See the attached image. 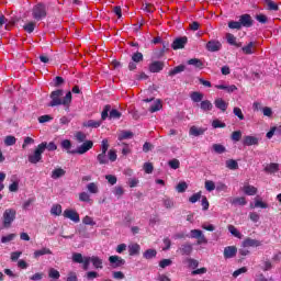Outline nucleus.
Instances as JSON below:
<instances>
[{
    "instance_id": "79ce46f5",
    "label": "nucleus",
    "mask_w": 281,
    "mask_h": 281,
    "mask_svg": "<svg viewBox=\"0 0 281 281\" xmlns=\"http://www.w3.org/2000/svg\"><path fill=\"white\" fill-rule=\"evenodd\" d=\"M132 61L138 64V63H144V54L140 52H136L132 55Z\"/></svg>"
},
{
    "instance_id": "bf43d9fd",
    "label": "nucleus",
    "mask_w": 281,
    "mask_h": 281,
    "mask_svg": "<svg viewBox=\"0 0 281 281\" xmlns=\"http://www.w3.org/2000/svg\"><path fill=\"white\" fill-rule=\"evenodd\" d=\"M82 223H83V225H91V227H93L95 225V221H93V217H91L89 215H86L82 218Z\"/></svg>"
},
{
    "instance_id": "f3484780",
    "label": "nucleus",
    "mask_w": 281,
    "mask_h": 281,
    "mask_svg": "<svg viewBox=\"0 0 281 281\" xmlns=\"http://www.w3.org/2000/svg\"><path fill=\"white\" fill-rule=\"evenodd\" d=\"M215 108L222 111V113H225L227 111V108L229 106V103L225 102V100L217 98L214 101Z\"/></svg>"
},
{
    "instance_id": "e433bc0d",
    "label": "nucleus",
    "mask_w": 281,
    "mask_h": 281,
    "mask_svg": "<svg viewBox=\"0 0 281 281\" xmlns=\"http://www.w3.org/2000/svg\"><path fill=\"white\" fill-rule=\"evenodd\" d=\"M87 190L90 194H98L100 192V189L98 188V184L95 182L88 183Z\"/></svg>"
},
{
    "instance_id": "6ab92c4d",
    "label": "nucleus",
    "mask_w": 281,
    "mask_h": 281,
    "mask_svg": "<svg viewBox=\"0 0 281 281\" xmlns=\"http://www.w3.org/2000/svg\"><path fill=\"white\" fill-rule=\"evenodd\" d=\"M183 71H186V65L181 64L179 66L173 67L172 69H170L168 71V76H170V78L177 76L178 74H183Z\"/></svg>"
},
{
    "instance_id": "72a5a7b5",
    "label": "nucleus",
    "mask_w": 281,
    "mask_h": 281,
    "mask_svg": "<svg viewBox=\"0 0 281 281\" xmlns=\"http://www.w3.org/2000/svg\"><path fill=\"white\" fill-rule=\"evenodd\" d=\"M50 214L53 216H60L63 214V205L54 204L50 209Z\"/></svg>"
},
{
    "instance_id": "473e14b6",
    "label": "nucleus",
    "mask_w": 281,
    "mask_h": 281,
    "mask_svg": "<svg viewBox=\"0 0 281 281\" xmlns=\"http://www.w3.org/2000/svg\"><path fill=\"white\" fill-rule=\"evenodd\" d=\"M143 257L146 260H153V258H157V250L156 249H147L145 250V252L143 254Z\"/></svg>"
},
{
    "instance_id": "8fccbe9b",
    "label": "nucleus",
    "mask_w": 281,
    "mask_h": 281,
    "mask_svg": "<svg viewBox=\"0 0 281 281\" xmlns=\"http://www.w3.org/2000/svg\"><path fill=\"white\" fill-rule=\"evenodd\" d=\"M162 203L167 210H172V207H175V201L170 198H165Z\"/></svg>"
},
{
    "instance_id": "39448f33",
    "label": "nucleus",
    "mask_w": 281,
    "mask_h": 281,
    "mask_svg": "<svg viewBox=\"0 0 281 281\" xmlns=\"http://www.w3.org/2000/svg\"><path fill=\"white\" fill-rule=\"evenodd\" d=\"M43 153H45V145H37L34 153L29 156L30 164H38L43 159Z\"/></svg>"
},
{
    "instance_id": "e2e57ef3",
    "label": "nucleus",
    "mask_w": 281,
    "mask_h": 281,
    "mask_svg": "<svg viewBox=\"0 0 281 281\" xmlns=\"http://www.w3.org/2000/svg\"><path fill=\"white\" fill-rule=\"evenodd\" d=\"M108 159H109V161H112V162L117 160V153L115 151V149L109 150Z\"/></svg>"
},
{
    "instance_id": "f8f14e48",
    "label": "nucleus",
    "mask_w": 281,
    "mask_h": 281,
    "mask_svg": "<svg viewBox=\"0 0 281 281\" xmlns=\"http://www.w3.org/2000/svg\"><path fill=\"white\" fill-rule=\"evenodd\" d=\"M188 44V37L183 36V37H178L176 38L172 44L171 47L177 50V49H183V47H186V45Z\"/></svg>"
},
{
    "instance_id": "393cba45",
    "label": "nucleus",
    "mask_w": 281,
    "mask_h": 281,
    "mask_svg": "<svg viewBox=\"0 0 281 281\" xmlns=\"http://www.w3.org/2000/svg\"><path fill=\"white\" fill-rule=\"evenodd\" d=\"M187 65H192L193 67H195V69H203L205 67V65L203 64V61L199 58H191L187 61Z\"/></svg>"
},
{
    "instance_id": "cd10ccee",
    "label": "nucleus",
    "mask_w": 281,
    "mask_h": 281,
    "mask_svg": "<svg viewBox=\"0 0 281 281\" xmlns=\"http://www.w3.org/2000/svg\"><path fill=\"white\" fill-rule=\"evenodd\" d=\"M226 40L229 45H234V47H243V43L236 42V36L234 34L228 33L226 34Z\"/></svg>"
},
{
    "instance_id": "412c9836",
    "label": "nucleus",
    "mask_w": 281,
    "mask_h": 281,
    "mask_svg": "<svg viewBox=\"0 0 281 281\" xmlns=\"http://www.w3.org/2000/svg\"><path fill=\"white\" fill-rule=\"evenodd\" d=\"M241 52L246 54L247 56H250L251 54H255L256 52V42H250L246 46L241 47Z\"/></svg>"
},
{
    "instance_id": "4d7b16f0",
    "label": "nucleus",
    "mask_w": 281,
    "mask_h": 281,
    "mask_svg": "<svg viewBox=\"0 0 281 281\" xmlns=\"http://www.w3.org/2000/svg\"><path fill=\"white\" fill-rule=\"evenodd\" d=\"M113 194L116 195L117 199H122V196L124 195V188H122L121 186L115 187L113 190Z\"/></svg>"
},
{
    "instance_id": "ea45409f",
    "label": "nucleus",
    "mask_w": 281,
    "mask_h": 281,
    "mask_svg": "<svg viewBox=\"0 0 281 281\" xmlns=\"http://www.w3.org/2000/svg\"><path fill=\"white\" fill-rule=\"evenodd\" d=\"M133 136H134L133 132H131V131H123L119 135V139H120V142H122L123 139H133Z\"/></svg>"
},
{
    "instance_id": "5701e85b",
    "label": "nucleus",
    "mask_w": 281,
    "mask_h": 281,
    "mask_svg": "<svg viewBox=\"0 0 281 281\" xmlns=\"http://www.w3.org/2000/svg\"><path fill=\"white\" fill-rule=\"evenodd\" d=\"M82 126L85 128H100V126H102V121L89 120L88 122H83Z\"/></svg>"
},
{
    "instance_id": "6e6552de",
    "label": "nucleus",
    "mask_w": 281,
    "mask_h": 281,
    "mask_svg": "<svg viewBox=\"0 0 281 281\" xmlns=\"http://www.w3.org/2000/svg\"><path fill=\"white\" fill-rule=\"evenodd\" d=\"M164 67H166V64L164 61L155 60L149 64L148 71L150 74H160V71H164Z\"/></svg>"
},
{
    "instance_id": "1a4fd4ad",
    "label": "nucleus",
    "mask_w": 281,
    "mask_h": 281,
    "mask_svg": "<svg viewBox=\"0 0 281 281\" xmlns=\"http://www.w3.org/2000/svg\"><path fill=\"white\" fill-rule=\"evenodd\" d=\"M192 251H194L192 244L184 243L178 248L177 254H180V256H191Z\"/></svg>"
},
{
    "instance_id": "49530a36",
    "label": "nucleus",
    "mask_w": 281,
    "mask_h": 281,
    "mask_svg": "<svg viewBox=\"0 0 281 281\" xmlns=\"http://www.w3.org/2000/svg\"><path fill=\"white\" fill-rule=\"evenodd\" d=\"M83 260H85V257H82V254L75 252L72 255V262H76L77 265H82Z\"/></svg>"
},
{
    "instance_id": "4be33fe9",
    "label": "nucleus",
    "mask_w": 281,
    "mask_h": 281,
    "mask_svg": "<svg viewBox=\"0 0 281 281\" xmlns=\"http://www.w3.org/2000/svg\"><path fill=\"white\" fill-rule=\"evenodd\" d=\"M244 146H258V137L245 136L243 140Z\"/></svg>"
},
{
    "instance_id": "9b49d317",
    "label": "nucleus",
    "mask_w": 281,
    "mask_h": 281,
    "mask_svg": "<svg viewBox=\"0 0 281 281\" xmlns=\"http://www.w3.org/2000/svg\"><path fill=\"white\" fill-rule=\"evenodd\" d=\"M109 262L114 269H117V267H124V265H126V260L122 259L120 256H110Z\"/></svg>"
},
{
    "instance_id": "5fc2aeb1",
    "label": "nucleus",
    "mask_w": 281,
    "mask_h": 281,
    "mask_svg": "<svg viewBox=\"0 0 281 281\" xmlns=\"http://www.w3.org/2000/svg\"><path fill=\"white\" fill-rule=\"evenodd\" d=\"M5 146H14L16 144V137L9 135L4 138Z\"/></svg>"
},
{
    "instance_id": "3c124183",
    "label": "nucleus",
    "mask_w": 281,
    "mask_h": 281,
    "mask_svg": "<svg viewBox=\"0 0 281 281\" xmlns=\"http://www.w3.org/2000/svg\"><path fill=\"white\" fill-rule=\"evenodd\" d=\"M232 205H247V200L245 199V196L235 198L232 201Z\"/></svg>"
},
{
    "instance_id": "6e6d98bb",
    "label": "nucleus",
    "mask_w": 281,
    "mask_h": 281,
    "mask_svg": "<svg viewBox=\"0 0 281 281\" xmlns=\"http://www.w3.org/2000/svg\"><path fill=\"white\" fill-rule=\"evenodd\" d=\"M168 164H169L170 168H172V170H178V168H180V166H181V162L177 158L169 160Z\"/></svg>"
},
{
    "instance_id": "bb28decb",
    "label": "nucleus",
    "mask_w": 281,
    "mask_h": 281,
    "mask_svg": "<svg viewBox=\"0 0 281 281\" xmlns=\"http://www.w3.org/2000/svg\"><path fill=\"white\" fill-rule=\"evenodd\" d=\"M139 251H142L139 244H132L128 246L130 256H139Z\"/></svg>"
},
{
    "instance_id": "0eeeda50",
    "label": "nucleus",
    "mask_w": 281,
    "mask_h": 281,
    "mask_svg": "<svg viewBox=\"0 0 281 281\" xmlns=\"http://www.w3.org/2000/svg\"><path fill=\"white\" fill-rule=\"evenodd\" d=\"M63 216L64 218L72 221V223H78L80 221V214H78V211L74 209H66L63 213Z\"/></svg>"
},
{
    "instance_id": "0e129e2a",
    "label": "nucleus",
    "mask_w": 281,
    "mask_h": 281,
    "mask_svg": "<svg viewBox=\"0 0 281 281\" xmlns=\"http://www.w3.org/2000/svg\"><path fill=\"white\" fill-rule=\"evenodd\" d=\"M143 168L146 175H153V170H155V167L151 165V162H145Z\"/></svg>"
},
{
    "instance_id": "7ed1b4c3",
    "label": "nucleus",
    "mask_w": 281,
    "mask_h": 281,
    "mask_svg": "<svg viewBox=\"0 0 281 281\" xmlns=\"http://www.w3.org/2000/svg\"><path fill=\"white\" fill-rule=\"evenodd\" d=\"M32 16L35 21H43L47 16V7L44 3H37L32 9Z\"/></svg>"
},
{
    "instance_id": "69168bd1",
    "label": "nucleus",
    "mask_w": 281,
    "mask_h": 281,
    "mask_svg": "<svg viewBox=\"0 0 281 281\" xmlns=\"http://www.w3.org/2000/svg\"><path fill=\"white\" fill-rule=\"evenodd\" d=\"M61 148H64V150H67V153H69L70 149H71V140H69V139H64V140L61 142Z\"/></svg>"
},
{
    "instance_id": "c756f323",
    "label": "nucleus",
    "mask_w": 281,
    "mask_h": 281,
    "mask_svg": "<svg viewBox=\"0 0 281 281\" xmlns=\"http://www.w3.org/2000/svg\"><path fill=\"white\" fill-rule=\"evenodd\" d=\"M200 109L204 112H207V111H212V109H214V105L212 104V101L204 100V101H201Z\"/></svg>"
},
{
    "instance_id": "58836bf2",
    "label": "nucleus",
    "mask_w": 281,
    "mask_h": 281,
    "mask_svg": "<svg viewBox=\"0 0 281 281\" xmlns=\"http://www.w3.org/2000/svg\"><path fill=\"white\" fill-rule=\"evenodd\" d=\"M48 278H50V280H59L60 279V272L54 268H50L48 270Z\"/></svg>"
},
{
    "instance_id": "4c0bfd02",
    "label": "nucleus",
    "mask_w": 281,
    "mask_h": 281,
    "mask_svg": "<svg viewBox=\"0 0 281 281\" xmlns=\"http://www.w3.org/2000/svg\"><path fill=\"white\" fill-rule=\"evenodd\" d=\"M228 232L232 234V236H235V238H243V234L238 232V228L234 225H228Z\"/></svg>"
},
{
    "instance_id": "4468645a",
    "label": "nucleus",
    "mask_w": 281,
    "mask_h": 281,
    "mask_svg": "<svg viewBox=\"0 0 281 281\" xmlns=\"http://www.w3.org/2000/svg\"><path fill=\"white\" fill-rule=\"evenodd\" d=\"M263 171L266 175H276L277 172H280V164L278 162H270L267 164L263 168Z\"/></svg>"
},
{
    "instance_id": "dca6fc26",
    "label": "nucleus",
    "mask_w": 281,
    "mask_h": 281,
    "mask_svg": "<svg viewBox=\"0 0 281 281\" xmlns=\"http://www.w3.org/2000/svg\"><path fill=\"white\" fill-rule=\"evenodd\" d=\"M238 254V248L236 246H228L224 248V258H234Z\"/></svg>"
},
{
    "instance_id": "37998d69",
    "label": "nucleus",
    "mask_w": 281,
    "mask_h": 281,
    "mask_svg": "<svg viewBox=\"0 0 281 281\" xmlns=\"http://www.w3.org/2000/svg\"><path fill=\"white\" fill-rule=\"evenodd\" d=\"M213 150L217 155H223V153H227V148H225V146H223L221 144H213Z\"/></svg>"
},
{
    "instance_id": "2eb2a0df",
    "label": "nucleus",
    "mask_w": 281,
    "mask_h": 281,
    "mask_svg": "<svg viewBox=\"0 0 281 281\" xmlns=\"http://www.w3.org/2000/svg\"><path fill=\"white\" fill-rule=\"evenodd\" d=\"M241 245L243 247H262V241L247 237Z\"/></svg>"
},
{
    "instance_id": "13d9d810",
    "label": "nucleus",
    "mask_w": 281,
    "mask_h": 281,
    "mask_svg": "<svg viewBox=\"0 0 281 281\" xmlns=\"http://www.w3.org/2000/svg\"><path fill=\"white\" fill-rule=\"evenodd\" d=\"M241 138H243V132H240V131H235V132H233L232 135H231V139H232L233 142H238V140L241 139Z\"/></svg>"
},
{
    "instance_id": "603ef678",
    "label": "nucleus",
    "mask_w": 281,
    "mask_h": 281,
    "mask_svg": "<svg viewBox=\"0 0 281 281\" xmlns=\"http://www.w3.org/2000/svg\"><path fill=\"white\" fill-rule=\"evenodd\" d=\"M77 142L79 144H85V142H87V134L86 133H82V132H77L76 135H75Z\"/></svg>"
},
{
    "instance_id": "aec40b11",
    "label": "nucleus",
    "mask_w": 281,
    "mask_h": 281,
    "mask_svg": "<svg viewBox=\"0 0 281 281\" xmlns=\"http://www.w3.org/2000/svg\"><path fill=\"white\" fill-rule=\"evenodd\" d=\"M243 191L244 194H247V196H255V194H258V188L251 184L244 186Z\"/></svg>"
},
{
    "instance_id": "ddd939ff",
    "label": "nucleus",
    "mask_w": 281,
    "mask_h": 281,
    "mask_svg": "<svg viewBox=\"0 0 281 281\" xmlns=\"http://www.w3.org/2000/svg\"><path fill=\"white\" fill-rule=\"evenodd\" d=\"M239 24L241 27H251L254 25V19H251L250 14H241L239 16Z\"/></svg>"
},
{
    "instance_id": "a878e982",
    "label": "nucleus",
    "mask_w": 281,
    "mask_h": 281,
    "mask_svg": "<svg viewBox=\"0 0 281 281\" xmlns=\"http://www.w3.org/2000/svg\"><path fill=\"white\" fill-rule=\"evenodd\" d=\"M90 258H91V263L94 267V269H104L103 261L100 257L92 256Z\"/></svg>"
},
{
    "instance_id": "20e7f679",
    "label": "nucleus",
    "mask_w": 281,
    "mask_h": 281,
    "mask_svg": "<svg viewBox=\"0 0 281 281\" xmlns=\"http://www.w3.org/2000/svg\"><path fill=\"white\" fill-rule=\"evenodd\" d=\"M93 148V140H85L80 146L76 149L68 151L69 155H85L89 153Z\"/></svg>"
},
{
    "instance_id": "7c9ffc66",
    "label": "nucleus",
    "mask_w": 281,
    "mask_h": 281,
    "mask_svg": "<svg viewBox=\"0 0 281 281\" xmlns=\"http://www.w3.org/2000/svg\"><path fill=\"white\" fill-rule=\"evenodd\" d=\"M190 98H191L192 102H195V103L203 102V93L202 92L193 91L190 93Z\"/></svg>"
},
{
    "instance_id": "052dcab7",
    "label": "nucleus",
    "mask_w": 281,
    "mask_h": 281,
    "mask_svg": "<svg viewBox=\"0 0 281 281\" xmlns=\"http://www.w3.org/2000/svg\"><path fill=\"white\" fill-rule=\"evenodd\" d=\"M228 27L231 30H241L243 29V26L240 24V21H238V22H236V21L228 22Z\"/></svg>"
},
{
    "instance_id": "de8ad7c7",
    "label": "nucleus",
    "mask_w": 281,
    "mask_h": 281,
    "mask_svg": "<svg viewBox=\"0 0 281 281\" xmlns=\"http://www.w3.org/2000/svg\"><path fill=\"white\" fill-rule=\"evenodd\" d=\"M110 113H111V105L110 104L104 105L103 111L101 113V120L102 121L106 120V117H109Z\"/></svg>"
},
{
    "instance_id": "774afa93",
    "label": "nucleus",
    "mask_w": 281,
    "mask_h": 281,
    "mask_svg": "<svg viewBox=\"0 0 281 281\" xmlns=\"http://www.w3.org/2000/svg\"><path fill=\"white\" fill-rule=\"evenodd\" d=\"M66 281H78V274L74 271L68 272Z\"/></svg>"
},
{
    "instance_id": "423d86ee",
    "label": "nucleus",
    "mask_w": 281,
    "mask_h": 281,
    "mask_svg": "<svg viewBox=\"0 0 281 281\" xmlns=\"http://www.w3.org/2000/svg\"><path fill=\"white\" fill-rule=\"evenodd\" d=\"M191 238H196V245H207V238L201 229H191Z\"/></svg>"
},
{
    "instance_id": "f257e3e1",
    "label": "nucleus",
    "mask_w": 281,
    "mask_h": 281,
    "mask_svg": "<svg viewBox=\"0 0 281 281\" xmlns=\"http://www.w3.org/2000/svg\"><path fill=\"white\" fill-rule=\"evenodd\" d=\"M63 95H64V91L58 89V90H54L52 93H50V102L48 103V106H69L71 104V99H72V95H71V91L67 92L66 95L64 97L63 99Z\"/></svg>"
},
{
    "instance_id": "b1692460",
    "label": "nucleus",
    "mask_w": 281,
    "mask_h": 281,
    "mask_svg": "<svg viewBox=\"0 0 281 281\" xmlns=\"http://www.w3.org/2000/svg\"><path fill=\"white\" fill-rule=\"evenodd\" d=\"M204 134L205 130L203 127L191 126L189 130V135H193V137H199Z\"/></svg>"
},
{
    "instance_id": "338daca9",
    "label": "nucleus",
    "mask_w": 281,
    "mask_h": 281,
    "mask_svg": "<svg viewBox=\"0 0 281 281\" xmlns=\"http://www.w3.org/2000/svg\"><path fill=\"white\" fill-rule=\"evenodd\" d=\"M200 200H201V191L198 193H194L189 198L190 203H196V201H200Z\"/></svg>"
},
{
    "instance_id": "680f3d73",
    "label": "nucleus",
    "mask_w": 281,
    "mask_h": 281,
    "mask_svg": "<svg viewBox=\"0 0 281 281\" xmlns=\"http://www.w3.org/2000/svg\"><path fill=\"white\" fill-rule=\"evenodd\" d=\"M213 128H225L227 124L221 122V120L216 119L212 122Z\"/></svg>"
},
{
    "instance_id": "c9c22d12",
    "label": "nucleus",
    "mask_w": 281,
    "mask_h": 281,
    "mask_svg": "<svg viewBox=\"0 0 281 281\" xmlns=\"http://www.w3.org/2000/svg\"><path fill=\"white\" fill-rule=\"evenodd\" d=\"M97 161L100 164V166H106V164H109V156H106L104 153H101L97 156Z\"/></svg>"
},
{
    "instance_id": "f704fd0d",
    "label": "nucleus",
    "mask_w": 281,
    "mask_h": 281,
    "mask_svg": "<svg viewBox=\"0 0 281 281\" xmlns=\"http://www.w3.org/2000/svg\"><path fill=\"white\" fill-rule=\"evenodd\" d=\"M67 171L63 168H57L52 171V179H60V177H65Z\"/></svg>"
},
{
    "instance_id": "a211bd4d",
    "label": "nucleus",
    "mask_w": 281,
    "mask_h": 281,
    "mask_svg": "<svg viewBox=\"0 0 281 281\" xmlns=\"http://www.w3.org/2000/svg\"><path fill=\"white\" fill-rule=\"evenodd\" d=\"M54 252L52 249L44 247L42 249L35 250L33 254V258L38 259L41 256H52Z\"/></svg>"
},
{
    "instance_id": "c85d7f7f",
    "label": "nucleus",
    "mask_w": 281,
    "mask_h": 281,
    "mask_svg": "<svg viewBox=\"0 0 281 281\" xmlns=\"http://www.w3.org/2000/svg\"><path fill=\"white\" fill-rule=\"evenodd\" d=\"M38 145L40 146H44V151L45 150H49V151L58 150V146L54 142H50V143L43 142V143H41Z\"/></svg>"
},
{
    "instance_id": "a19ab883",
    "label": "nucleus",
    "mask_w": 281,
    "mask_h": 281,
    "mask_svg": "<svg viewBox=\"0 0 281 281\" xmlns=\"http://www.w3.org/2000/svg\"><path fill=\"white\" fill-rule=\"evenodd\" d=\"M226 168H228V170H238V161L234 159L226 160Z\"/></svg>"
},
{
    "instance_id": "09e8293b",
    "label": "nucleus",
    "mask_w": 281,
    "mask_h": 281,
    "mask_svg": "<svg viewBox=\"0 0 281 281\" xmlns=\"http://www.w3.org/2000/svg\"><path fill=\"white\" fill-rule=\"evenodd\" d=\"M161 106H162L161 101L158 100V101L155 102V104L150 105L149 112L150 113H157V111H161Z\"/></svg>"
},
{
    "instance_id": "c03bdc74",
    "label": "nucleus",
    "mask_w": 281,
    "mask_h": 281,
    "mask_svg": "<svg viewBox=\"0 0 281 281\" xmlns=\"http://www.w3.org/2000/svg\"><path fill=\"white\" fill-rule=\"evenodd\" d=\"M15 238H16V234L11 233V234H9V235H7V236H2V237H1V243H2L3 245H5V244H8V243H12V240H14Z\"/></svg>"
},
{
    "instance_id": "a18cd8bd",
    "label": "nucleus",
    "mask_w": 281,
    "mask_h": 281,
    "mask_svg": "<svg viewBox=\"0 0 281 281\" xmlns=\"http://www.w3.org/2000/svg\"><path fill=\"white\" fill-rule=\"evenodd\" d=\"M120 117H122V112L115 109L110 110V114H109L110 120H120Z\"/></svg>"
},
{
    "instance_id": "f03ea898",
    "label": "nucleus",
    "mask_w": 281,
    "mask_h": 281,
    "mask_svg": "<svg viewBox=\"0 0 281 281\" xmlns=\"http://www.w3.org/2000/svg\"><path fill=\"white\" fill-rule=\"evenodd\" d=\"M13 221H16V210L7 209L2 214V225L5 229H10L12 227Z\"/></svg>"
},
{
    "instance_id": "2f4dec72",
    "label": "nucleus",
    "mask_w": 281,
    "mask_h": 281,
    "mask_svg": "<svg viewBox=\"0 0 281 281\" xmlns=\"http://www.w3.org/2000/svg\"><path fill=\"white\" fill-rule=\"evenodd\" d=\"M79 201L81 202V203H93V200L91 199V195L89 194V193H87V192H81V193H79Z\"/></svg>"
},
{
    "instance_id": "9d476101",
    "label": "nucleus",
    "mask_w": 281,
    "mask_h": 281,
    "mask_svg": "<svg viewBox=\"0 0 281 281\" xmlns=\"http://www.w3.org/2000/svg\"><path fill=\"white\" fill-rule=\"evenodd\" d=\"M205 47H206V50L211 53L221 52L223 44H221L220 41L211 40L206 43Z\"/></svg>"
},
{
    "instance_id": "864d4df0",
    "label": "nucleus",
    "mask_w": 281,
    "mask_h": 281,
    "mask_svg": "<svg viewBox=\"0 0 281 281\" xmlns=\"http://www.w3.org/2000/svg\"><path fill=\"white\" fill-rule=\"evenodd\" d=\"M23 27L27 32V34H32V32H34L36 27V22H29Z\"/></svg>"
}]
</instances>
